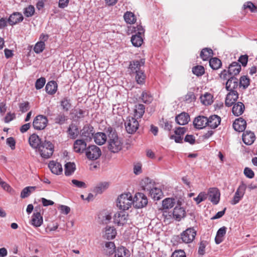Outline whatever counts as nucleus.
I'll return each mask as SVG.
<instances>
[{
	"instance_id": "e2e57ef3",
	"label": "nucleus",
	"mask_w": 257,
	"mask_h": 257,
	"mask_svg": "<svg viewBox=\"0 0 257 257\" xmlns=\"http://www.w3.org/2000/svg\"><path fill=\"white\" fill-rule=\"evenodd\" d=\"M243 173L247 178L249 179H252L254 176L253 171L248 167H245L244 168Z\"/></svg>"
},
{
	"instance_id": "393cba45",
	"label": "nucleus",
	"mask_w": 257,
	"mask_h": 257,
	"mask_svg": "<svg viewBox=\"0 0 257 257\" xmlns=\"http://www.w3.org/2000/svg\"><path fill=\"white\" fill-rule=\"evenodd\" d=\"M241 70V66L237 62H233L229 65L228 72L231 76H234L239 73Z\"/></svg>"
},
{
	"instance_id": "69168bd1",
	"label": "nucleus",
	"mask_w": 257,
	"mask_h": 257,
	"mask_svg": "<svg viewBox=\"0 0 257 257\" xmlns=\"http://www.w3.org/2000/svg\"><path fill=\"white\" fill-rule=\"evenodd\" d=\"M195 96L193 92H189L185 96V100L188 103L191 102L195 99Z\"/></svg>"
},
{
	"instance_id": "4be33fe9",
	"label": "nucleus",
	"mask_w": 257,
	"mask_h": 257,
	"mask_svg": "<svg viewBox=\"0 0 257 257\" xmlns=\"http://www.w3.org/2000/svg\"><path fill=\"white\" fill-rule=\"evenodd\" d=\"M86 141L82 139H78L76 140L73 145V149L75 152L76 153H80L85 150L87 149L86 148Z\"/></svg>"
},
{
	"instance_id": "f8f14e48",
	"label": "nucleus",
	"mask_w": 257,
	"mask_h": 257,
	"mask_svg": "<svg viewBox=\"0 0 257 257\" xmlns=\"http://www.w3.org/2000/svg\"><path fill=\"white\" fill-rule=\"evenodd\" d=\"M145 63V60L144 59L131 61L129 65V69L132 73L143 71L144 70L142 69V67L144 66Z\"/></svg>"
},
{
	"instance_id": "2eb2a0df",
	"label": "nucleus",
	"mask_w": 257,
	"mask_h": 257,
	"mask_svg": "<svg viewBox=\"0 0 257 257\" xmlns=\"http://www.w3.org/2000/svg\"><path fill=\"white\" fill-rule=\"evenodd\" d=\"M208 122V118L204 116H198L196 117L194 121L193 124L195 128L201 129L205 127Z\"/></svg>"
},
{
	"instance_id": "de8ad7c7",
	"label": "nucleus",
	"mask_w": 257,
	"mask_h": 257,
	"mask_svg": "<svg viewBox=\"0 0 257 257\" xmlns=\"http://www.w3.org/2000/svg\"><path fill=\"white\" fill-rule=\"evenodd\" d=\"M68 120V117L64 114L60 113L55 118L54 121L56 123L62 125Z\"/></svg>"
},
{
	"instance_id": "09e8293b",
	"label": "nucleus",
	"mask_w": 257,
	"mask_h": 257,
	"mask_svg": "<svg viewBox=\"0 0 257 257\" xmlns=\"http://www.w3.org/2000/svg\"><path fill=\"white\" fill-rule=\"evenodd\" d=\"M60 105L64 111H68L71 106L70 100L67 97L63 98L61 100Z\"/></svg>"
},
{
	"instance_id": "412c9836",
	"label": "nucleus",
	"mask_w": 257,
	"mask_h": 257,
	"mask_svg": "<svg viewBox=\"0 0 257 257\" xmlns=\"http://www.w3.org/2000/svg\"><path fill=\"white\" fill-rule=\"evenodd\" d=\"M30 145L36 151L38 147L43 143L39 138V136L35 134H33L29 139Z\"/></svg>"
},
{
	"instance_id": "b1692460",
	"label": "nucleus",
	"mask_w": 257,
	"mask_h": 257,
	"mask_svg": "<svg viewBox=\"0 0 257 257\" xmlns=\"http://www.w3.org/2000/svg\"><path fill=\"white\" fill-rule=\"evenodd\" d=\"M190 116L186 112H182L175 117L176 122L179 125H185L190 121Z\"/></svg>"
},
{
	"instance_id": "2f4dec72",
	"label": "nucleus",
	"mask_w": 257,
	"mask_h": 257,
	"mask_svg": "<svg viewBox=\"0 0 257 257\" xmlns=\"http://www.w3.org/2000/svg\"><path fill=\"white\" fill-rule=\"evenodd\" d=\"M130 255V251L124 247H119L115 250L114 257H129Z\"/></svg>"
},
{
	"instance_id": "1a4fd4ad",
	"label": "nucleus",
	"mask_w": 257,
	"mask_h": 257,
	"mask_svg": "<svg viewBox=\"0 0 257 257\" xmlns=\"http://www.w3.org/2000/svg\"><path fill=\"white\" fill-rule=\"evenodd\" d=\"M133 205L136 208H141L147 205L148 199L143 193H137L133 199Z\"/></svg>"
},
{
	"instance_id": "4d7b16f0",
	"label": "nucleus",
	"mask_w": 257,
	"mask_h": 257,
	"mask_svg": "<svg viewBox=\"0 0 257 257\" xmlns=\"http://www.w3.org/2000/svg\"><path fill=\"white\" fill-rule=\"evenodd\" d=\"M24 14L27 17H32L35 13V8L32 5H29L24 10Z\"/></svg>"
},
{
	"instance_id": "58836bf2",
	"label": "nucleus",
	"mask_w": 257,
	"mask_h": 257,
	"mask_svg": "<svg viewBox=\"0 0 257 257\" xmlns=\"http://www.w3.org/2000/svg\"><path fill=\"white\" fill-rule=\"evenodd\" d=\"M149 193L151 197L157 200L160 199L162 194L161 190L156 186L150 190Z\"/></svg>"
},
{
	"instance_id": "79ce46f5",
	"label": "nucleus",
	"mask_w": 257,
	"mask_h": 257,
	"mask_svg": "<svg viewBox=\"0 0 257 257\" xmlns=\"http://www.w3.org/2000/svg\"><path fill=\"white\" fill-rule=\"evenodd\" d=\"M75 170V165L74 163H67L65 165V174L66 176L71 175Z\"/></svg>"
},
{
	"instance_id": "052dcab7",
	"label": "nucleus",
	"mask_w": 257,
	"mask_h": 257,
	"mask_svg": "<svg viewBox=\"0 0 257 257\" xmlns=\"http://www.w3.org/2000/svg\"><path fill=\"white\" fill-rule=\"evenodd\" d=\"M46 82V80L44 78L41 77L38 79L35 83V87L37 89H40L43 87Z\"/></svg>"
},
{
	"instance_id": "680f3d73",
	"label": "nucleus",
	"mask_w": 257,
	"mask_h": 257,
	"mask_svg": "<svg viewBox=\"0 0 257 257\" xmlns=\"http://www.w3.org/2000/svg\"><path fill=\"white\" fill-rule=\"evenodd\" d=\"M112 216L110 213L108 212L104 213L102 216V222L103 224H107L111 220Z\"/></svg>"
},
{
	"instance_id": "bf43d9fd",
	"label": "nucleus",
	"mask_w": 257,
	"mask_h": 257,
	"mask_svg": "<svg viewBox=\"0 0 257 257\" xmlns=\"http://www.w3.org/2000/svg\"><path fill=\"white\" fill-rule=\"evenodd\" d=\"M244 9H248L251 12H255L256 11V7L251 2H247L243 6Z\"/></svg>"
},
{
	"instance_id": "7c9ffc66",
	"label": "nucleus",
	"mask_w": 257,
	"mask_h": 257,
	"mask_svg": "<svg viewBox=\"0 0 257 257\" xmlns=\"http://www.w3.org/2000/svg\"><path fill=\"white\" fill-rule=\"evenodd\" d=\"M31 223L35 227H39L43 223V217L40 212L34 213L32 217Z\"/></svg>"
},
{
	"instance_id": "8fccbe9b",
	"label": "nucleus",
	"mask_w": 257,
	"mask_h": 257,
	"mask_svg": "<svg viewBox=\"0 0 257 257\" xmlns=\"http://www.w3.org/2000/svg\"><path fill=\"white\" fill-rule=\"evenodd\" d=\"M175 203L174 199L168 198L163 201L162 205L164 209H169L173 207Z\"/></svg>"
},
{
	"instance_id": "6ab92c4d",
	"label": "nucleus",
	"mask_w": 257,
	"mask_h": 257,
	"mask_svg": "<svg viewBox=\"0 0 257 257\" xmlns=\"http://www.w3.org/2000/svg\"><path fill=\"white\" fill-rule=\"evenodd\" d=\"M116 235V230L113 226H106L104 228L103 237L107 240L113 239Z\"/></svg>"
},
{
	"instance_id": "20e7f679",
	"label": "nucleus",
	"mask_w": 257,
	"mask_h": 257,
	"mask_svg": "<svg viewBox=\"0 0 257 257\" xmlns=\"http://www.w3.org/2000/svg\"><path fill=\"white\" fill-rule=\"evenodd\" d=\"M128 213L124 211H118L113 216V222L119 226L126 224L129 221Z\"/></svg>"
},
{
	"instance_id": "a878e982",
	"label": "nucleus",
	"mask_w": 257,
	"mask_h": 257,
	"mask_svg": "<svg viewBox=\"0 0 257 257\" xmlns=\"http://www.w3.org/2000/svg\"><path fill=\"white\" fill-rule=\"evenodd\" d=\"M49 168L53 174L56 175L60 174L63 171L62 165L59 163L53 161L49 163Z\"/></svg>"
},
{
	"instance_id": "a18cd8bd",
	"label": "nucleus",
	"mask_w": 257,
	"mask_h": 257,
	"mask_svg": "<svg viewBox=\"0 0 257 257\" xmlns=\"http://www.w3.org/2000/svg\"><path fill=\"white\" fill-rule=\"evenodd\" d=\"M212 96L211 94L206 93L200 97L201 101L205 105H210L212 103Z\"/></svg>"
},
{
	"instance_id": "603ef678",
	"label": "nucleus",
	"mask_w": 257,
	"mask_h": 257,
	"mask_svg": "<svg viewBox=\"0 0 257 257\" xmlns=\"http://www.w3.org/2000/svg\"><path fill=\"white\" fill-rule=\"evenodd\" d=\"M192 72L194 75L200 76L204 74L205 69L203 66L197 65L192 68Z\"/></svg>"
},
{
	"instance_id": "4c0bfd02",
	"label": "nucleus",
	"mask_w": 257,
	"mask_h": 257,
	"mask_svg": "<svg viewBox=\"0 0 257 257\" xmlns=\"http://www.w3.org/2000/svg\"><path fill=\"white\" fill-rule=\"evenodd\" d=\"M109 186L108 182H104L98 184L93 189V192L96 194H101Z\"/></svg>"
},
{
	"instance_id": "aec40b11",
	"label": "nucleus",
	"mask_w": 257,
	"mask_h": 257,
	"mask_svg": "<svg viewBox=\"0 0 257 257\" xmlns=\"http://www.w3.org/2000/svg\"><path fill=\"white\" fill-rule=\"evenodd\" d=\"M186 215V211L185 209L180 205L176 206L173 209V218L177 221H180L182 218Z\"/></svg>"
},
{
	"instance_id": "ea45409f",
	"label": "nucleus",
	"mask_w": 257,
	"mask_h": 257,
	"mask_svg": "<svg viewBox=\"0 0 257 257\" xmlns=\"http://www.w3.org/2000/svg\"><path fill=\"white\" fill-rule=\"evenodd\" d=\"M124 19L128 24H134L136 21V19L134 13L131 12H126L123 16Z\"/></svg>"
},
{
	"instance_id": "dca6fc26",
	"label": "nucleus",
	"mask_w": 257,
	"mask_h": 257,
	"mask_svg": "<svg viewBox=\"0 0 257 257\" xmlns=\"http://www.w3.org/2000/svg\"><path fill=\"white\" fill-rule=\"evenodd\" d=\"M238 86V79L234 76H231L227 80L225 84V88L228 91H236V89Z\"/></svg>"
},
{
	"instance_id": "13d9d810",
	"label": "nucleus",
	"mask_w": 257,
	"mask_h": 257,
	"mask_svg": "<svg viewBox=\"0 0 257 257\" xmlns=\"http://www.w3.org/2000/svg\"><path fill=\"white\" fill-rule=\"evenodd\" d=\"M249 85V79L245 76H241L239 80V85L243 88H246Z\"/></svg>"
},
{
	"instance_id": "f3484780",
	"label": "nucleus",
	"mask_w": 257,
	"mask_h": 257,
	"mask_svg": "<svg viewBox=\"0 0 257 257\" xmlns=\"http://www.w3.org/2000/svg\"><path fill=\"white\" fill-rule=\"evenodd\" d=\"M24 19L22 14L19 12H14L9 17L8 22L9 24L13 26L23 21Z\"/></svg>"
},
{
	"instance_id": "ddd939ff",
	"label": "nucleus",
	"mask_w": 257,
	"mask_h": 257,
	"mask_svg": "<svg viewBox=\"0 0 257 257\" xmlns=\"http://www.w3.org/2000/svg\"><path fill=\"white\" fill-rule=\"evenodd\" d=\"M238 98V93L237 91H230L226 95L225 104L226 106H232Z\"/></svg>"
},
{
	"instance_id": "7ed1b4c3",
	"label": "nucleus",
	"mask_w": 257,
	"mask_h": 257,
	"mask_svg": "<svg viewBox=\"0 0 257 257\" xmlns=\"http://www.w3.org/2000/svg\"><path fill=\"white\" fill-rule=\"evenodd\" d=\"M122 142L117 134L114 133H110L108 139V148L112 153H117L121 149Z\"/></svg>"
},
{
	"instance_id": "c9c22d12",
	"label": "nucleus",
	"mask_w": 257,
	"mask_h": 257,
	"mask_svg": "<svg viewBox=\"0 0 257 257\" xmlns=\"http://www.w3.org/2000/svg\"><path fill=\"white\" fill-rule=\"evenodd\" d=\"M226 227L223 226L219 228L217 232L215 241L216 244H219L223 241V237L226 233Z\"/></svg>"
},
{
	"instance_id": "f257e3e1",
	"label": "nucleus",
	"mask_w": 257,
	"mask_h": 257,
	"mask_svg": "<svg viewBox=\"0 0 257 257\" xmlns=\"http://www.w3.org/2000/svg\"><path fill=\"white\" fill-rule=\"evenodd\" d=\"M133 196L131 193H123L118 196L116 205L117 207L122 210H128L133 204Z\"/></svg>"
},
{
	"instance_id": "9d476101",
	"label": "nucleus",
	"mask_w": 257,
	"mask_h": 257,
	"mask_svg": "<svg viewBox=\"0 0 257 257\" xmlns=\"http://www.w3.org/2000/svg\"><path fill=\"white\" fill-rule=\"evenodd\" d=\"M95 131L92 126L86 124L80 131L81 136L86 141H90L94 136Z\"/></svg>"
},
{
	"instance_id": "c03bdc74",
	"label": "nucleus",
	"mask_w": 257,
	"mask_h": 257,
	"mask_svg": "<svg viewBox=\"0 0 257 257\" xmlns=\"http://www.w3.org/2000/svg\"><path fill=\"white\" fill-rule=\"evenodd\" d=\"M36 188L35 186H28L25 187L21 192V197L25 198L28 197L32 192L35 191Z\"/></svg>"
},
{
	"instance_id": "cd10ccee",
	"label": "nucleus",
	"mask_w": 257,
	"mask_h": 257,
	"mask_svg": "<svg viewBox=\"0 0 257 257\" xmlns=\"http://www.w3.org/2000/svg\"><path fill=\"white\" fill-rule=\"evenodd\" d=\"M141 185L145 191L149 192L155 187V183L154 181L149 178H146L142 180Z\"/></svg>"
},
{
	"instance_id": "0e129e2a",
	"label": "nucleus",
	"mask_w": 257,
	"mask_h": 257,
	"mask_svg": "<svg viewBox=\"0 0 257 257\" xmlns=\"http://www.w3.org/2000/svg\"><path fill=\"white\" fill-rule=\"evenodd\" d=\"M72 183L74 186L79 188H86V184L82 181H79L75 179L72 180Z\"/></svg>"
},
{
	"instance_id": "a19ab883",
	"label": "nucleus",
	"mask_w": 257,
	"mask_h": 257,
	"mask_svg": "<svg viewBox=\"0 0 257 257\" xmlns=\"http://www.w3.org/2000/svg\"><path fill=\"white\" fill-rule=\"evenodd\" d=\"M132 44L135 47H140L142 45L143 40L141 35H134L131 38Z\"/></svg>"
},
{
	"instance_id": "3c124183",
	"label": "nucleus",
	"mask_w": 257,
	"mask_h": 257,
	"mask_svg": "<svg viewBox=\"0 0 257 257\" xmlns=\"http://www.w3.org/2000/svg\"><path fill=\"white\" fill-rule=\"evenodd\" d=\"M136 73V80L138 84H144L146 79V75L144 73V70L139 71Z\"/></svg>"
},
{
	"instance_id": "423d86ee",
	"label": "nucleus",
	"mask_w": 257,
	"mask_h": 257,
	"mask_svg": "<svg viewBox=\"0 0 257 257\" xmlns=\"http://www.w3.org/2000/svg\"><path fill=\"white\" fill-rule=\"evenodd\" d=\"M85 154L88 159L95 160L99 158L101 152L99 147L95 145H92L87 148Z\"/></svg>"
},
{
	"instance_id": "9b49d317",
	"label": "nucleus",
	"mask_w": 257,
	"mask_h": 257,
	"mask_svg": "<svg viewBox=\"0 0 257 257\" xmlns=\"http://www.w3.org/2000/svg\"><path fill=\"white\" fill-rule=\"evenodd\" d=\"M246 188V185L242 182L235 192L233 199L231 201V204L232 205L236 204L239 202L244 195Z\"/></svg>"
},
{
	"instance_id": "473e14b6",
	"label": "nucleus",
	"mask_w": 257,
	"mask_h": 257,
	"mask_svg": "<svg viewBox=\"0 0 257 257\" xmlns=\"http://www.w3.org/2000/svg\"><path fill=\"white\" fill-rule=\"evenodd\" d=\"M93 138L96 144L99 145H102L104 144L107 139L106 135L103 133H97L95 134Z\"/></svg>"
},
{
	"instance_id": "6e6d98bb",
	"label": "nucleus",
	"mask_w": 257,
	"mask_h": 257,
	"mask_svg": "<svg viewBox=\"0 0 257 257\" xmlns=\"http://www.w3.org/2000/svg\"><path fill=\"white\" fill-rule=\"evenodd\" d=\"M45 43L43 41L37 42L34 47V50L35 53L38 54L42 52L45 49Z\"/></svg>"
},
{
	"instance_id": "f03ea898",
	"label": "nucleus",
	"mask_w": 257,
	"mask_h": 257,
	"mask_svg": "<svg viewBox=\"0 0 257 257\" xmlns=\"http://www.w3.org/2000/svg\"><path fill=\"white\" fill-rule=\"evenodd\" d=\"M54 151V146L50 141L45 140L36 151L43 159H49L53 155Z\"/></svg>"
},
{
	"instance_id": "4468645a",
	"label": "nucleus",
	"mask_w": 257,
	"mask_h": 257,
	"mask_svg": "<svg viewBox=\"0 0 257 257\" xmlns=\"http://www.w3.org/2000/svg\"><path fill=\"white\" fill-rule=\"evenodd\" d=\"M220 192L216 188H210L208 191L209 200L214 204H217L220 200Z\"/></svg>"
},
{
	"instance_id": "f704fd0d",
	"label": "nucleus",
	"mask_w": 257,
	"mask_h": 257,
	"mask_svg": "<svg viewBox=\"0 0 257 257\" xmlns=\"http://www.w3.org/2000/svg\"><path fill=\"white\" fill-rule=\"evenodd\" d=\"M45 89L46 92L50 94L55 93L57 89V83L54 81L49 82L46 85Z\"/></svg>"
},
{
	"instance_id": "c756f323",
	"label": "nucleus",
	"mask_w": 257,
	"mask_h": 257,
	"mask_svg": "<svg viewBox=\"0 0 257 257\" xmlns=\"http://www.w3.org/2000/svg\"><path fill=\"white\" fill-rule=\"evenodd\" d=\"M233 104L234 105L232 109L233 114L237 116L241 115L244 112L245 109L243 103L241 102H238L236 103H234Z\"/></svg>"
},
{
	"instance_id": "6e6552de",
	"label": "nucleus",
	"mask_w": 257,
	"mask_h": 257,
	"mask_svg": "<svg viewBox=\"0 0 257 257\" xmlns=\"http://www.w3.org/2000/svg\"><path fill=\"white\" fill-rule=\"evenodd\" d=\"M47 118L43 115H37L34 119L33 126L35 130H44L48 124Z\"/></svg>"
},
{
	"instance_id": "774afa93",
	"label": "nucleus",
	"mask_w": 257,
	"mask_h": 257,
	"mask_svg": "<svg viewBox=\"0 0 257 257\" xmlns=\"http://www.w3.org/2000/svg\"><path fill=\"white\" fill-rule=\"evenodd\" d=\"M171 257H186L185 252L182 250H175Z\"/></svg>"
},
{
	"instance_id": "5fc2aeb1",
	"label": "nucleus",
	"mask_w": 257,
	"mask_h": 257,
	"mask_svg": "<svg viewBox=\"0 0 257 257\" xmlns=\"http://www.w3.org/2000/svg\"><path fill=\"white\" fill-rule=\"evenodd\" d=\"M172 123V122L164 119H162L160 121V125L162 127L168 131H170L172 130L173 127Z\"/></svg>"
},
{
	"instance_id": "0eeeda50",
	"label": "nucleus",
	"mask_w": 257,
	"mask_h": 257,
	"mask_svg": "<svg viewBox=\"0 0 257 257\" xmlns=\"http://www.w3.org/2000/svg\"><path fill=\"white\" fill-rule=\"evenodd\" d=\"M196 235V231L193 228H188L180 235L183 242L189 243L193 241Z\"/></svg>"
},
{
	"instance_id": "e433bc0d",
	"label": "nucleus",
	"mask_w": 257,
	"mask_h": 257,
	"mask_svg": "<svg viewBox=\"0 0 257 257\" xmlns=\"http://www.w3.org/2000/svg\"><path fill=\"white\" fill-rule=\"evenodd\" d=\"M213 54V51L211 49L205 48L202 50L200 56L203 60L206 61L212 57Z\"/></svg>"
},
{
	"instance_id": "bb28decb",
	"label": "nucleus",
	"mask_w": 257,
	"mask_h": 257,
	"mask_svg": "<svg viewBox=\"0 0 257 257\" xmlns=\"http://www.w3.org/2000/svg\"><path fill=\"white\" fill-rule=\"evenodd\" d=\"M67 132L70 138L72 139L76 138L79 134L78 126L73 123H71L69 125Z\"/></svg>"
},
{
	"instance_id": "37998d69",
	"label": "nucleus",
	"mask_w": 257,
	"mask_h": 257,
	"mask_svg": "<svg viewBox=\"0 0 257 257\" xmlns=\"http://www.w3.org/2000/svg\"><path fill=\"white\" fill-rule=\"evenodd\" d=\"M209 65L211 68L214 70H217L221 66V62L217 58H212L209 60Z\"/></svg>"
},
{
	"instance_id": "864d4df0",
	"label": "nucleus",
	"mask_w": 257,
	"mask_h": 257,
	"mask_svg": "<svg viewBox=\"0 0 257 257\" xmlns=\"http://www.w3.org/2000/svg\"><path fill=\"white\" fill-rule=\"evenodd\" d=\"M141 96L143 101L145 103H150L153 100L152 95L149 92L143 91Z\"/></svg>"
},
{
	"instance_id": "338daca9",
	"label": "nucleus",
	"mask_w": 257,
	"mask_h": 257,
	"mask_svg": "<svg viewBox=\"0 0 257 257\" xmlns=\"http://www.w3.org/2000/svg\"><path fill=\"white\" fill-rule=\"evenodd\" d=\"M19 108L20 110L22 112H25L27 111L30 108L29 102L26 101L23 103H20L19 105Z\"/></svg>"
},
{
	"instance_id": "39448f33",
	"label": "nucleus",
	"mask_w": 257,
	"mask_h": 257,
	"mask_svg": "<svg viewBox=\"0 0 257 257\" xmlns=\"http://www.w3.org/2000/svg\"><path fill=\"white\" fill-rule=\"evenodd\" d=\"M124 125L126 132L128 134H134L139 128V123L137 118L133 116L126 117L124 122Z\"/></svg>"
},
{
	"instance_id": "49530a36",
	"label": "nucleus",
	"mask_w": 257,
	"mask_h": 257,
	"mask_svg": "<svg viewBox=\"0 0 257 257\" xmlns=\"http://www.w3.org/2000/svg\"><path fill=\"white\" fill-rule=\"evenodd\" d=\"M115 248V244L113 242H108L105 244V252L107 255L112 254Z\"/></svg>"
},
{
	"instance_id": "a211bd4d",
	"label": "nucleus",
	"mask_w": 257,
	"mask_h": 257,
	"mask_svg": "<svg viewBox=\"0 0 257 257\" xmlns=\"http://www.w3.org/2000/svg\"><path fill=\"white\" fill-rule=\"evenodd\" d=\"M246 126V121L241 117L236 119L233 123V128L238 132H243Z\"/></svg>"
},
{
	"instance_id": "72a5a7b5",
	"label": "nucleus",
	"mask_w": 257,
	"mask_h": 257,
	"mask_svg": "<svg viewBox=\"0 0 257 257\" xmlns=\"http://www.w3.org/2000/svg\"><path fill=\"white\" fill-rule=\"evenodd\" d=\"M145 107L142 104H139L135 105L134 109L135 117L137 119L141 118L145 113Z\"/></svg>"
},
{
	"instance_id": "c85d7f7f",
	"label": "nucleus",
	"mask_w": 257,
	"mask_h": 257,
	"mask_svg": "<svg viewBox=\"0 0 257 257\" xmlns=\"http://www.w3.org/2000/svg\"><path fill=\"white\" fill-rule=\"evenodd\" d=\"M207 125L211 128H216L220 123L221 118L217 115H212L208 118Z\"/></svg>"
},
{
	"instance_id": "5701e85b",
	"label": "nucleus",
	"mask_w": 257,
	"mask_h": 257,
	"mask_svg": "<svg viewBox=\"0 0 257 257\" xmlns=\"http://www.w3.org/2000/svg\"><path fill=\"white\" fill-rule=\"evenodd\" d=\"M255 139L254 133L251 131H246L242 134V141L247 145L253 143Z\"/></svg>"
}]
</instances>
